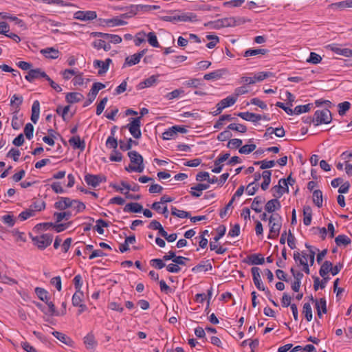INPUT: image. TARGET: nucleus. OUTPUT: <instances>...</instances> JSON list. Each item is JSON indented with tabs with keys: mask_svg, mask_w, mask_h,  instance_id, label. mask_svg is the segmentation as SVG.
Instances as JSON below:
<instances>
[{
	"mask_svg": "<svg viewBox=\"0 0 352 352\" xmlns=\"http://www.w3.org/2000/svg\"><path fill=\"white\" fill-rule=\"evenodd\" d=\"M338 107L339 115L342 116L345 115L346 111L349 110L351 107V103L348 101H344L343 102L339 103Z\"/></svg>",
	"mask_w": 352,
	"mask_h": 352,
	"instance_id": "nucleus-38",
	"label": "nucleus"
},
{
	"mask_svg": "<svg viewBox=\"0 0 352 352\" xmlns=\"http://www.w3.org/2000/svg\"><path fill=\"white\" fill-rule=\"evenodd\" d=\"M329 272L331 273V262L325 261L320 267L319 274L321 276H327Z\"/></svg>",
	"mask_w": 352,
	"mask_h": 352,
	"instance_id": "nucleus-33",
	"label": "nucleus"
},
{
	"mask_svg": "<svg viewBox=\"0 0 352 352\" xmlns=\"http://www.w3.org/2000/svg\"><path fill=\"white\" fill-rule=\"evenodd\" d=\"M103 179H105V177L99 175L87 174L85 176V181L86 183L89 186H91L93 187L98 186Z\"/></svg>",
	"mask_w": 352,
	"mask_h": 352,
	"instance_id": "nucleus-12",
	"label": "nucleus"
},
{
	"mask_svg": "<svg viewBox=\"0 0 352 352\" xmlns=\"http://www.w3.org/2000/svg\"><path fill=\"white\" fill-rule=\"evenodd\" d=\"M321 60V56L315 52H311L309 58L307 60L308 63L312 64H318L320 63Z\"/></svg>",
	"mask_w": 352,
	"mask_h": 352,
	"instance_id": "nucleus-53",
	"label": "nucleus"
},
{
	"mask_svg": "<svg viewBox=\"0 0 352 352\" xmlns=\"http://www.w3.org/2000/svg\"><path fill=\"white\" fill-rule=\"evenodd\" d=\"M236 101V97L232 96H228L227 98L221 100L217 104V109L212 113L214 116H217L221 113L223 109L233 105Z\"/></svg>",
	"mask_w": 352,
	"mask_h": 352,
	"instance_id": "nucleus-5",
	"label": "nucleus"
},
{
	"mask_svg": "<svg viewBox=\"0 0 352 352\" xmlns=\"http://www.w3.org/2000/svg\"><path fill=\"white\" fill-rule=\"evenodd\" d=\"M23 96L14 94L10 99V105L19 109L20 105L23 103Z\"/></svg>",
	"mask_w": 352,
	"mask_h": 352,
	"instance_id": "nucleus-40",
	"label": "nucleus"
},
{
	"mask_svg": "<svg viewBox=\"0 0 352 352\" xmlns=\"http://www.w3.org/2000/svg\"><path fill=\"white\" fill-rule=\"evenodd\" d=\"M177 19L178 21H191L195 22L197 21V16L196 14L193 12H187V13H183L181 15H177Z\"/></svg>",
	"mask_w": 352,
	"mask_h": 352,
	"instance_id": "nucleus-27",
	"label": "nucleus"
},
{
	"mask_svg": "<svg viewBox=\"0 0 352 352\" xmlns=\"http://www.w3.org/2000/svg\"><path fill=\"white\" fill-rule=\"evenodd\" d=\"M164 261H165L163 258H153L151 261V265L156 269L161 270L166 266Z\"/></svg>",
	"mask_w": 352,
	"mask_h": 352,
	"instance_id": "nucleus-47",
	"label": "nucleus"
},
{
	"mask_svg": "<svg viewBox=\"0 0 352 352\" xmlns=\"http://www.w3.org/2000/svg\"><path fill=\"white\" fill-rule=\"evenodd\" d=\"M52 335L56 338H57L58 340H60L61 342L65 344L66 345L71 346L74 344V341L69 337H68L67 335H65L61 332L54 331L52 332Z\"/></svg>",
	"mask_w": 352,
	"mask_h": 352,
	"instance_id": "nucleus-20",
	"label": "nucleus"
},
{
	"mask_svg": "<svg viewBox=\"0 0 352 352\" xmlns=\"http://www.w3.org/2000/svg\"><path fill=\"white\" fill-rule=\"evenodd\" d=\"M282 223H269L270 226V234L268 235L269 239H276L278 237L280 233Z\"/></svg>",
	"mask_w": 352,
	"mask_h": 352,
	"instance_id": "nucleus-22",
	"label": "nucleus"
},
{
	"mask_svg": "<svg viewBox=\"0 0 352 352\" xmlns=\"http://www.w3.org/2000/svg\"><path fill=\"white\" fill-rule=\"evenodd\" d=\"M269 52L267 49H249L245 51L244 57L253 56L258 54L265 55Z\"/></svg>",
	"mask_w": 352,
	"mask_h": 352,
	"instance_id": "nucleus-30",
	"label": "nucleus"
},
{
	"mask_svg": "<svg viewBox=\"0 0 352 352\" xmlns=\"http://www.w3.org/2000/svg\"><path fill=\"white\" fill-rule=\"evenodd\" d=\"M84 344L87 349H94L96 347L97 342L91 332L84 338Z\"/></svg>",
	"mask_w": 352,
	"mask_h": 352,
	"instance_id": "nucleus-25",
	"label": "nucleus"
},
{
	"mask_svg": "<svg viewBox=\"0 0 352 352\" xmlns=\"http://www.w3.org/2000/svg\"><path fill=\"white\" fill-rule=\"evenodd\" d=\"M227 129L230 130L236 131L242 133H244L247 131V126L241 124L232 123L227 126Z\"/></svg>",
	"mask_w": 352,
	"mask_h": 352,
	"instance_id": "nucleus-39",
	"label": "nucleus"
},
{
	"mask_svg": "<svg viewBox=\"0 0 352 352\" xmlns=\"http://www.w3.org/2000/svg\"><path fill=\"white\" fill-rule=\"evenodd\" d=\"M280 207V201L278 199H272L266 203L265 210L269 213H273L274 211L279 210Z\"/></svg>",
	"mask_w": 352,
	"mask_h": 352,
	"instance_id": "nucleus-15",
	"label": "nucleus"
},
{
	"mask_svg": "<svg viewBox=\"0 0 352 352\" xmlns=\"http://www.w3.org/2000/svg\"><path fill=\"white\" fill-rule=\"evenodd\" d=\"M34 215V210L32 208H29L25 211L21 212L19 215V218L21 221H25L28 219L29 217H33Z\"/></svg>",
	"mask_w": 352,
	"mask_h": 352,
	"instance_id": "nucleus-49",
	"label": "nucleus"
},
{
	"mask_svg": "<svg viewBox=\"0 0 352 352\" xmlns=\"http://www.w3.org/2000/svg\"><path fill=\"white\" fill-rule=\"evenodd\" d=\"M256 148V144H245L241 148H239V152L241 154H249L254 151Z\"/></svg>",
	"mask_w": 352,
	"mask_h": 352,
	"instance_id": "nucleus-44",
	"label": "nucleus"
},
{
	"mask_svg": "<svg viewBox=\"0 0 352 352\" xmlns=\"http://www.w3.org/2000/svg\"><path fill=\"white\" fill-rule=\"evenodd\" d=\"M107 101H108L107 97H105L100 100L99 104L97 105V108H96V114L97 115H100L102 113Z\"/></svg>",
	"mask_w": 352,
	"mask_h": 352,
	"instance_id": "nucleus-63",
	"label": "nucleus"
},
{
	"mask_svg": "<svg viewBox=\"0 0 352 352\" xmlns=\"http://www.w3.org/2000/svg\"><path fill=\"white\" fill-rule=\"evenodd\" d=\"M232 136V134L230 131V129H226L225 131L221 132L217 135V139L220 142H223L227 140H229Z\"/></svg>",
	"mask_w": 352,
	"mask_h": 352,
	"instance_id": "nucleus-48",
	"label": "nucleus"
},
{
	"mask_svg": "<svg viewBox=\"0 0 352 352\" xmlns=\"http://www.w3.org/2000/svg\"><path fill=\"white\" fill-rule=\"evenodd\" d=\"M20 155L21 153L19 150L12 148L8 153L7 157H12L14 162H17L19 160V157L20 156Z\"/></svg>",
	"mask_w": 352,
	"mask_h": 352,
	"instance_id": "nucleus-59",
	"label": "nucleus"
},
{
	"mask_svg": "<svg viewBox=\"0 0 352 352\" xmlns=\"http://www.w3.org/2000/svg\"><path fill=\"white\" fill-rule=\"evenodd\" d=\"M315 306L319 318H322V313L327 314V301L324 298H321L318 300H316Z\"/></svg>",
	"mask_w": 352,
	"mask_h": 352,
	"instance_id": "nucleus-16",
	"label": "nucleus"
},
{
	"mask_svg": "<svg viewBox=\"0 0 352 352\" xmlns=\"http://www.w3.org/2000/svg\"><path fill=\"white\" fill-rule=\"evenodd\" d=\"M272 76H274V74H273V73H272L270 72H261L256 73L254 75V78L256 80V81L260 82V81L263 80L265 78H270Z\"/></svg>",
	"mask_w": 352,
	"mask_h": 352,
	"instance_id": "nucleus-43",
	"label": "nucleus"
},
{
	"mask_svg": "<svg viewBox=\"0 0 352 352\" xmlns=\"http://www.w3.org/2000/svg\"><path fill=\"white\" fill-rule=\"evenodd\" d=\"M260 268L258 267H252L251 272L252 274L253 281L258 290H265V287L261 278Z\"/></svg>",
	"mask_w": 352,
	"mask_h": 352,
	"instance_id": "nucleus-9",
	"label": "nucleus"
},
{
	"mask_svg": "<svg viewBox=\"0 0 352 352\" xmlns=\"http://www.w3.org/2000/svg\"><path fill=\"white\" fill-rule=\"evenodd\" d=\"M265 202V199L261 196H256L254 197L252 204L251 209L254 210L256 213H260L262 211V208L259 207V205Z\"/></svg>",
	"mask_w": 352,
	"mask_h": 352,
	"instance_id": "nucleus-29",
	"label": "nucleus"
},
{
	"mask_svg": "<svg viewBox=\"0 0 352 352\" xmlns=\"http://www.w3.org/2000/svg\"><path fill=\"white\" fill-rule=\"evenodd\" d=\"M128 156L130 159L131 164L125 167L127 172L142 173L144 169V158L135 151L128 152Z\"/></svg>",
	"mask_w": 352,
	"mask_h": 352,
	"instance_id": "nucleus-1",
	"label": "nucleus"
},
{
	"mask_svg": "<svg viewBox=\"0 0 352 352\" xmlns=\"http://www.w3.org/2000/svg\"><path fill=\"white\" fill-rule=\"evenodd\" d=\"M302 314L305 315V317L308 322L311 321L313 319V314L309 302H305L303 305Z\"/></svg>",
	"mask_w": 352,
	"mask_h": 352,
	"instance_id": "nucleus-35",
	"label": "nucleus"
},
{
	"mask_svg": "<svg viewBox=\"0 0 352 352\" xmlns=\"http://www.w3.org/2000/svg\"><path fill=\"white\" fill-rule=\"evenodd\" d=\"M110 64V58H107L105 61H102L99 60H96L94 61V66L95 67H99L100 70L98 71V74L102 75L104 74L109 68V65Z\"/></svg>",
	"mask_w": 352,
	"mask_h": 352,
	"instance_id": "nucleus-17",
	"label": "nucleus"
},
{
	"mask_svg": "<svg viewBox=\"0 0 352 352\" xmlns=\"http://www.w3.org/2000/svg\"><path fill=\"white\" fill-rule=\"evenodd\" d=\"M95 11H77L74 13V18L80 21H90L96 19Z\"/></svg>",
	"mask_w": 352,
	"mask_h": 352,
	"instance_id": "nucleus-8",
	"label": "nucleus"
},
{
	"mask_svg": "<svg viewBox=\"0 0 352 352\" xmlns=\"http://www.w3.org/2000/svg\"><path fill=\"white\" fill-rule=\"evenodd\" d=\"M237 116L246 121H251L256 122L262 120V116L254 113H250L249 111L240 112L237 113Z\"/></svg>",
	"mask_w": 352,
	"mask_h": 352,
	"instance_id": "nucleus-13",
	"label": "nucleus"
},
{
	"mask_svg": "<svg viewBox=\"0 0 352 352\" xmlns=\"http://www.w3.org/2000/svg\"><path fill=\"white\" fill-rule=\"evenodd\" d=\"M84 96L82 94L78 92H70L67 94L65 100L68 103L72 104L78 102L83 99Z\"/></svg>",
	"mask_w": 352,
	"mask_h": 352,
	"instance_id": "nucleus-24",
	"label": "nucleus"
},
{
	"mask_svg": "<svg viewBox=\"0 0 352 352\" xmlns=\"http://www.w3.org/2000/svg\"><path fill=\"white\" fill-rule=\"evenodd\" d=\"M303 223L305 226H309L312 219V210L309 206H305L303 208Z\"/></svg>",
	"mask_w": 352,
	"mask_h": 352,
	"instance_id": "nucleus-26",
	"label": "nucleus"
},
{
	"mask_svg": "<svg viewBox=\"0 0 352 352\" xmlns=\"http://www.w3.org/2000/svg\"><path fill=\"white\" fill-rule=\"evenodd\" d=\"M201 85V80L199 78H192L186 82V85L189 87L197 88Z\"/></svg>",
	"mask_w": 352,
	"mask_h": 352,
	"instance_id": "nucleus-55",
	"label": "nucleus"
},
{
	"mask_svg": "<svg viewBox=\"0 0 352 352\" xmlns=\"http://www.w3.org/2000/svg\"><path fill=\"white\" fill-rule=\"evenodd\" d=\"M287 245L291 249L296 248V238L292 233L291 230H289L288 236L287 239Z\"/></svg>",
	"mask_w": 352,
	"mask_h": 352,
	"instance_id": "nucleus-60",
	"label": "nucleus"
},
{
	"mask_svg": "<svg viewBox=\"0 0 352 352\" xmlns=\"http://www.w3.org/2000/svg\"><path fill=\"white\" fill-rule=\"evenodd\" d=\"M84 294L81 291H76L72 296V305L74 307H77L82 304L83 300Z\"/></svg>",
	"mask_w": 352,
	"mask_h": 352,
	"instance_id": "nucleus-34",
	"label": "nucleus"
},
{
	"mask_svg": "<svg viewBox=\"0 0 352 352\" xmlns=\"http://www.w3.org/2000/svg\"><path fill=\"white\" fill-rule=\"evenodd\" d=\"M272 190L275 191L276 192V194H274V197H276V199L280 198L284 193L286 192V190L284 189V187L282 186L280 184H278L272 187Z\"/></svg>",
	"mask_w": 352,
	"mask_h": 352,
	"instance_id": "nucleus-51",
	"label": "nucleus"
},
{
	"mask_svg": "<svg viewBox=\"0 0 352 352\" xmlns=\"http://www.w3.org/2000/svg\"><path fill=\"white\" fill-rule=\"evenodd\" d=\"M222 73L221 70H216L212 72L206 74L204 76V79L210 80L212 79H219L221 77Z\"/></svg>",
	"mask_w": 352,
	"mask_h": 352,
	"instance_id": "nucleus-46",
	"label": "nucleus"
},
{
	"mask_svg": "<svg viewBox=\"0 0 352 352\" xmlns=\"http://www.w3.org/2000/svg\"><path fill=\"white\" fill-rule=\"evenodd\" d=\"M312 107V103H309L305 105H298L294 108V112L296 115H299L302 113L309 112Z\"/></svg>",
	"mask_w": 352,
	"mask_h": 352,
	"instance_id": "nucleus-37",
	"label": "nucleus"
},
{
	"mask_svg": "<svg viewBox=\"0 0 352 352\" xmlns=\"http://www.w3.org/2000/svg\"><path fill=\"white\" fill-rule=\"evenodd\" d=\"M54 217L56 218V223H60L62 220L65 219L68 220L72 217L71 212H54Z\"/></svg>",
	"mask_w": 352,
	"mask_h": 352,
	"instance_id": "nucleus-36",
	"label": "nucleus"
},
{
	"mask_svg": "<svg viewBox=\"0 0 352 352\" xmlns=\"http://www.w3.org/2000/svg\"><path fill=\"white\" fill-rule=\"evenodd\" d=\"M109 224L107 221H104L102 219H100L96 221V225L94 227V229L98 232V234H102L104 233V228L108 227Z\"/></svg>",
	"mask_w": 352,
	"mask_h": 352,
	"instance_id": "nucleus-41",
	"label": "nucleus"
},
{
	"mask_svg": "<svg viewBox=\"0 0 352 352\" xmlns=\"http://www.w3.org/2000/svg\"><path fill=\"white\" fill-rule=\"evenodd\" d=\"M58 200L54 204V207L59 210H65L72 207L74 201V200L69 197H58Z\"/></svg>",
	"mask_w": 352,
	"mask_h": 352,
	"instance_id": "nucleus-7",
	"label": "nucleus"
},
{
	"mask_svg": "<svg viewBox=\"0 0 352 352\" xmlns=\"http://www.w3.org/2000/svg\"><path fill=\"white\" fill-rule=\"evenodd\" d=\"M291 300H292L291 296L288 294L284 293L283 294V297L281 298L282 306L284 307H287L289 306L291 307V305H292Z\"/></svg>",
	"mask_w": 352,
	"mask_h": 352,
	"instance_id": "nucleus-61",
	"label": "nucleus"
},
{
	"mask_svg": "<svg viewBox=\"0 0 352 352\" xmlns=\"http://www.w3.org/2000/svg\"><path fill=\"white\" fill-rule=\"evenodd\" d=\"M41 53L47 58L56 59L58 58L60 52L54 47H47L41 50Z\"/></svg>",
	"mask_w": 352,
	"mask_h": 352,
	"instance_id": "nucleus-19",
	"label": "nucleus"
},
{
	"mask_svg": "<svg viewBox=\"0 0 352 352\" xmlns=\"http://www.w3.org/2000/svg\"><path fill=\"white\" fill-rule=\"evenodd\" d=\"M3 222L7 224L9 227L14 226L15 223V218L13 215L6 214L1 217Z\"/></svg>",
	"mask_w": 352,
	"mask_h": 352,
	"instance_id": "nucleus-52",
	"label": "nucleus"
},
{
	"mask_svg": "<svg viewBox=\"0 0 352 352\" xmlns=\"http://www.w3.org/2000/svg\"><path fill=\"white\" fill-rule=\"evenodd\" d=\"M243 142L241 139H231L229 140L227 147L231 149H236L241 148Z\"/></svg>",
	"mask_w": 352,
	"mask_h": 352,
	"instance_id": "nucleus-45",
	"label": "nucleus"
},
{
	"mask_svg": "<svg viewBox=\"0 0 352 352\" xmlns=\"http://www.w3.org/2000/svg\"><path fill=\"white\" fill-rule=\"evenodd\" d=\"M221 27H233L237 25V21L235 17L224 18L217 21Z\"/></svg>",
	"mask_w": 352,
	"mask_h": 352,
	"instance_id": "nucleus-28",
	"label": "nucleus"
},
{
	"mask_svg": "<svg viewBox=\"0 0 352 352\" xmlns=\"http://www.w3.org/2000/svg\"><path fill=\"white\" fill-rule=\"evenodd\" d=\"M140 61V58L138 55V54H134L131 56H126L124 60V63L122 65V68H125L126 67H131L139 63Z\"/></svg>",
	"mask_w": 352,
	"mask_h": 352,
	"instance_id": "nucleus-23",
	"label": "nucleus"
},
{
	"mask_svg": "<svg viewBox=\"0 0 352 352\" xmlns=\"http://www.w3.org/2000/svg\"><path fill=\"white\" fill-rule=\"evenodd\" d=\"M175 135H176L175 131V129H172V126L162 133V138L164 140H170Z\"/></svg>",
	"mask_w": 352,
	"mask_h": 352,
	"instance_id": "nucleus-64",
	"label": "nucleus"
},
{
	"mask_svg": "<svg viewBox=\"0 0 352 352\" xmlns=\"http://www.w3.org/2000/svg\"><path fill=\"white\" fill-rule=\"evenodd\" d=\"M69 142L74 149L79 148L83 151L85 148V141L81 140L78 135L71 138Z\"/></svg>",
	"mask_w": 352,
	"mask_h": 352,
	"instance_id": "nucleus-21",
	"label": "nucleus"
},
{
	"mask_svg": "<svg viewBox=\"0 0 352 352\" xmlns=\"http://www.w3.org/2000/svg\"><path fill=\"white\" fill-rule=\"evenodd\" d=\"M314 118L315 126L322 124H329L333 119L331 112L328 109L316 111Z\"/></svg>",
	"mask_w": 352,
	"mask_h": 352,
	"instance_id": "nucleus-2",
	"label": "nucleus"
},
{
	"mask_svg": "<svg viewBox=\"0 0 352 352\" xmlns=\"http://www.w3.org/2000/svg\"><path fill=\"white\" fill-rule=\"evenodd\" d=\"M212 266L208 260L206 261H201L200 263L193 267L191 271L194 273L200 272L201 271L207 272L211 270Z\"/></svg>",
	"mask_w": 352,
	"mask_h": 352,
	"instance_id": "nucleus-18",
	"label": "nucleus"
},
{
	"mask_svg": "<svg viewBox=\"0 0 352 352\" xmlns=\"http://www.w3.org/2000/svg\"><path fill=\"white\" fill-rule=\"evenodd\" d=\"M313 202L318 208L322 206V192L320 190H315L313 192Z\"/></svg>",
	"mask_w": 352,
	"mask_h": 352,
	"instance_id": "nucleus-32",
	"label": "nucleus"
},
{
	"mask_svg": "<svg viewBox=\"0 0 352 352\" xmlns=\"http://www.w3.org/2000/svg\"><path fill=\"white\" fill-rule=\"evenodd\" d=\"M127 128L131 135L135 139H140L142 137L141 117L131 118L130 122L124 126Z\"/></svg>",
	"mask_w": 352,
	"mask_h": 352,
	"instance_id": "nucleus-3",
	"label": "nucleus"
},
{
	"mask_svg": "<svg viewBox=\"0 0 352 352\" xmlns=\"http://www.w3.org/2000/svg\"><path fill=\"white\" fill-rule=\"evenodd\" d=\"M47 77V74L40 68L31 69L28 74L25 76V78L30 82H33L36 79L41 78H46Z\"/></svg>",
	"mask_w": 352,
	"mask_h": 352,
	"instance_id": "nucleus-6",
	"label": "nucleus"
},
{
	"mask_svg": "<svg viewBox=\"0 0 352 352\" xmlns=\"http://www.w3.org/2000/svg\"><path fill=\"white\" fill-rule=\"evenodd\" d=\"M52 234H43L40 236L32 237L34 244L41 250H44L48 247L52 243Z\"/></svg>",
	"mask_w": 352,
	"mask_h": 352,
	"instance_id": "nucleus-4",
	"label": "nucleus"
},
{
	"mask_svg": "<svg viewBox=\"0 0 352 352\" xmlns=\"http://www.w3.org/2000/svg\"><path fill=\"white\" fill-rule=\"evenodd\" d=\"M146 36H147V41H148V43L151 46H153L154 47H160V44L157 41V36L155 32H151L147 35L146 34Z\"/></svg>",
	"mask_w": 352,
	"mask_h": 352,
	"instance_id": "nucleus-42",
	"label": "nucleus"
},
{
	"mask_svg": "<svg viewBox=\"0 0 352 352\" xmlns=\"http://www.w3.org/2000/svg\"><path fill=\"white\" fill-rule=\"evenodd\" d=\"M335 242L338 246L348 245L351 244V240L349 237L344 234H340L335 239Z\"/></svg>",
	"mask_w": 352,
	"mask_h": 352,
	"instance_id": "nucleus-31",
	"label": "nucleus"
},
{
	"mask_svg": "<svg viewBox=\"0 0 352 352\" xmlns=\"http://www.w3.org/2000/svg\"><path fill=\"white\" fill-rule=\"evenodd\" d=\"M230 153H226L225 154H223L220 156H219L215 160H214V168L212 170V171L214 173H219L221 172L223 165L222 164L223 162L227 161L230 157Z\"/></svg>",
	"mask_w": 352,
	"mask_h": 352,
	"instance_id": "nucleus-11",
	"label": "nucleus"
},
{
	"mask_svg": "<svg viewBox=\"0 0 352 352\" xmlns=\"http://www.w3.org/2000/svg\"><path fill=\"white\" fill-rule=\"evenodd\" d=\"M217 235L213 238V240L214 241V242H218L219 240L225 234L226 231V228L225 226L221 225L218 227V228L217 229Z\"/></svg>",
	"mask_w": 352,
	"mask_h": 352,
	"instance_id": "nucleus-58",
	"label": "nucleus"
},
{
	"mask_svg": "<svg viewBox=\"0 0 352 352\" xmlns=\"http://www.w3.org/2000/svg\"><path fill=\"white\" fill-rule=\"evenodd\" d=\"M245 0H231L229 1H225L223 3L224 7H240Z\"/></svg>",
	"mask_w": 352,
	"mask_h": 352,
	"instance_id": "nucleus-54",
	"label": "nucleus"
},
{
	"mask_svg": "<svg viewBox=\"0 0 352 352\" xmlns=\"http://www.w3.org/2000/svg\"><path fill=\"white\" fill-rule=\"evenodd\" d=\"M93 45H94V47L98 50H100L102 48L104 49L105 51H107L109 50V47L106 44L105 41H104L102 39L96 40L94 42Z\"/></svg>",
	"mask_w": 352,
	"mask_h": 352,
	"instance_id": "nucleus-57",
	"label": "nucleus"
},
{
	"mask_svg": "<svg viewBox=\"0 0 352 352\" xmlns=\"http://www.w3.org/2000/svg\"><path fill=\"white\" fill-rule=\"evenodd\" d=\"M142 210V205L138 202L128 203L124 206L123 208V211L124 212L138 213L141 212Z\"/></svg>",
	"mask_w": 352,
	"mask_h": 352,
	"instance_id": "nucleus-14",
	"label": "nucleus"
},
{
	"mask_svg": "<svg viewBox=\"0 0 352 352\" xmlns=\"http://www.w3.org/2000/svg\"><path fill=\"white\" fill-rule=\"evenodd\" d=\"M72 222H67L65 223H54L53 228L56 230V232H61L67 229L70 225Z\"/></svg>",
	"mask_w": 352,
	"mask_h": 352,
	"instance_id": "nucleus-56",
	"label": "nucleus"
},
{
	"mask_svg": "<svg viewBox=\"0 0 352 352\" xmlns=\"http://www.w3.org/2000/svg\"><path fill=\"white\" fill-rule=\"evenodd\" d=\"M146 36L145 32H141L137 34L135 36V38L134 39V43L136 46H140L141 43L145 42L144 36Z\"/></svg>",
	"mask_w": 352,
	"mask_h": 352,
	"instance_id": "nucleus-62",
	"label": "nucleus"
},
{
	"mask_svg": "<svg viewBox=\"0 0 352 352\" xmlns=\"http://www.w3.org/2000/svg\"><path fill=\"white\" fill-rule=\"evenodd\" d=\"M243 262L249 265H263L265 258L261 254H252L244 258Z\"/></svg>",
	"mask_w": 352,
	"mask_h": 352,
	"instance_id": "nucleus-10",
	"label": "nucleus"
},
{
	"mask_svg": "<svg viewBox=\"0 0 352 352\" xmlns=\"http://www.w3.org/2000/svg\"><path fill=\"white\" fill-rule=\"evenodd\" d=\"M24 134L27 139L31 140L34 134V126L31 123L25 124L24 128Z\"/></svg>",
	"mask_w": 352,
	"mask_h": 352,
	"instance_id": "nucleus-50",
	"label": "nucleus"
}]
</instances>
